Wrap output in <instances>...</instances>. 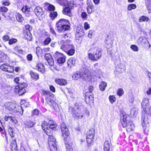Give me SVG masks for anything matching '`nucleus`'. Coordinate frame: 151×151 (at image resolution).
<instances>
[{
    "label": "nucleus",
    "mask_w": 151,
    "mask_h": 151,
    "mask_svg": "<svg viewBox=\"0 0 151 151\" xmlns=\"http://www.w3.org/2000/svg\"><path fill=\"white\" fill-rule=\"evenodd\" d=\"M47 124L45 122L43 123L42 127L45 133L49 136L48 143L50 149L51 151H57V148L55 142V139L51 134V131L49 129H48L47 130H45L46 128H47L48 127L47 125Z\"/></svg>",
    "instance_id": "nucleus-1"
},
{
    "label": "nucleus",
    "mask_w": 151,
    "mask_h": 151,
    "mask_svg": "<svg viewBox=\"0 0 151 151\" xmlns=\"http://www.w3.org/2000/svg\"><path fill=\"white\" fill-rule=\"evenodd\" d=\"M61 129L62 134V137L64 141L65 145L66 151H73L70 144L68 141V137L69 135V132L68 128L65 123H62L61 124Z\"/></svg>",
    "instance_id": "nucleus-2"
},
{
    "label": "nucleus",
    "mask_w": 151,
    "mask_h": 151,
    "mask_svg": "<svg viewBox=\"0 0 151 151\" xmlns=\"http://www.w3.org/2000/svg\"><path fill=\"white\" fill-rule=\"evenodd\" d=\"M128 116L129 115L126 114H123L121 122L122 127L124 128L126 127L127 132H129L133 130L134 125L132 121H129L127 123V119Z\"/></svg>",
    "instance_id": "nucleus-3"
},
{
    "label": "nucleus",
    "mask_w": 151,
    "mask_h": 151,
    "mask_svg": "<svg viewBox=\"0 0 151 151\" xmlns=\"http://www.w3.org/2000/svg\"><path fill=\"white\" fill-rule=\"evenodd\" d=\"M68 24L69 22L68 20L63 19H60L56 24L57 31L60 32L68 29L70 26L68 25Z\"/></svg>",
    "instance_id": "nucleus-4"
},
{
    "label": "nucleus",
    "mask_w": 151,
    "mask_h": 151,
    "mask_svg": "<svg viewBox=\"0 0 151 151\" xmlns=\"http://www.w3.org/2000/svg\"><path fill=\"white\" fill-rule=\"evenodd\" d=\"M93 53H88V56L89 59L95 61H97L102 56L101 51L99 48L93 49Z\"/></svg>",
    "instance_id": "nucleus-5"
},
{
    "label": "nucleus",
    "mask_w": 151,
    "mask_h": 151,
    "mask_svg": "<svg viewBox=\"0 0 151 151\" xmlns=\"http://www.w3.org/2000/svg\"><path fill=\"white\" fill-rule=\"evenodd\" d=\"M27 87V85L24 83L19 84V85L15 87V93H17L19 96H22L26 93V88Z\"/></svg>",
    "instance_id": "nucleus-6"
},
{
    "label": "nucleus",
    "mask_w": 151,
    "mask_h": 151,
    "mask_svg": "<svg viewBox=\"0 0 151 151\" xmlns=\"http://www.w3.org/2000/svg\"><path fill=\"white\" fill-rule=\"evenodd\" d=\"M142 108L145 113L151 112V107L150 106V102L149 99L144 98L141 103Z\"/></svg>",
    "instance_id": "nucleus-7"
},
{
    "label": "nucleus",
    "mask_w": 151,
    "mask_h": 151,
    "mask_svg": "<svg viewBox=\"0 0 151 151\" xmlns=\"http://www.w3.org/2000/svg\"><path fill=\"white\" fill-rule=\"evenodd\" d=\"M137 43L139 45H140L144 47H147L148 46L149 48L151 47V45L147 39L142 36L139 37L137 40Z\"/></svg>",
    "instance_id": "nucleus-8"
},
{
    "label": "nucleus",
    "mask_w": 151,
    "mask_h": 151,
    "mask_svg": "<svg viewBox=\"0 0 151 151\" xmlns=\"http://www.w3.org/2000/svg\"><path fill=\"white\" fill-rule=\"evenodd\" d=\"M17 105L11 102H6L4 105V107L6 109L13 112H15Z\"/></svg>",
    "instance_id": "nucleus-9"
},
{
    "label": "nucleus",
    "mask_w": 151,
    "mask_h": 151,
    "mask_svg": "<svg viewBox=\"0 0 151 151\" xmlns=\"http://www.w3.org/2000/svg\"><path fill=\"white\" fill-rule=\"evenodd\" d=\"M85 101L86 103L91 104L93 103L94 96L93 94H89L88 93L86 92L85 94Z\"/></svg>",
    "instance_id": "nucleus-10"
},
{
    "label": "nucleus",
    "mask_w": 151,
    "mask_h": 151,
    "mask_svg": "<svg viewBox=\"0 0 151 151\" xmlns=\"http://www.w3.org/2000/svg\"><path fill=\"white\" fill-rule=\"evenodd\" d=\"M34 12L36 16L40 19H42L44 15L43 11L42 9L40 7L37 6L35 9Z\"/></svg>",
    "instance_id": "nucleus-11"
},
{
    "label": "nucleus",
    "mask_w": 151,
    "mask_h": 151,
    "mask_svg": "<svg viewBox=\"0 0 151 151\" xmlns=\"http://www.w3.org/2000/svg\"><path fill=\"white\" fill-rule=\"evenodd\" d=\"M84 35V30L83 27L81 24L77 25L76 29V38L80 37Z\"/></svg>",
    "instance_id": "nucleus-12"
},
{
    "label": "nucleus",
    "mask_w": 151,
    "mask_h": 151,
    "mask_svg": "<svg viewBox=\"0 0 151 151\" xmlns=\"http://www.w3.org/2000/svg\"><path fill=\"white\" fill-rule=\"evenodd\" d=\"M47 103L50 106H52L53 109L56 111H58V104L54 102L52 100L47 97L45 98Z\"/></svg>",
    "instance_id": "nucleus-13"
},
{
    "label": "nucleus",
    "mask_w": 151,
    "mask_h": 151,
    "mask_svg": "<svg viewBox=\"0 0 151 151\" xmlns=\"http://www.w3.org/2000/svg\"><path fill=\"white\" fill-rule=\"evenodd\" d=\"M90 115V112L89 111L85 109L83 111V113H80L78 112H77L76 114V117H77L78 118H82L83 116L84 117H88Z\"/></svg>",
    "instance_id": "nucleus-14"
},
{
    "label": "nucleus",
    "mask_w": 151,
    "mask_h": 151,
    "mask_svg": "<svg viewBox=\"0 0 151 151\" xmlns=\"http://www.w3.org/2000/svg\"><path fill=\"white\" fill-rule=\"evenodd\" d=\"M62 43L63 45L61 46L60 48L66 52H67L69 49L72 48V46L68 44L67 42H64L63 41H62L60 44Z\"/></svg>",
    "instance_id": "nucleus-15"
},
{
    "label": "nucleus",
    "mask_w": 151,
    "mask_h": 151,
    "mask_svg": "<svg viewBox=\"0 0 151 151\" xmlns=\"http://www.w3.org/2000/svg\"><path fill=\"white\" fill-rule=\"evenodd\" d=\"M111 145V143L110 139L109 140H106L104 144V151H110Z\"/></svg>",
    "instance_id": "nucleus-16"
},
{
    "label": "nucleus",
    "mask_w": 151,
    "mask_h": 151,
    "mask_svg": "<svg viewBox=\"0 0 151 151\" xmlns=\"http://www.w3.org/2000/svg\"><path fill=\"white\" fill-rule=\"evenodd\" d=\"M144 132L146 134H148L149 131V124L148 122L145 123L144 121L142 124Z\"/></svg>",
    "instance_id": "nucleus-17"
},
{
    "label": "nucleus",
    "mask_w": 151,
    "mask_h": 151,
    "mask_svg": "<svg viewBox=\"0 0 151 151\" xmlns=\"http://www.w3.org/2000/svg\"><path fill=\"white\" fill-rule=\"evenodd\" d=\"M35 68L40 72L43 73L45 71V68L44 65L41 63L37 64Z\"/></svg>",
    "instance_id": "nucleus-18"
},
{
    "label": "nucleus",
    "mask_w": 151,
    "mask_h": 151,
    "mask_svg": "<svg viewBox=\"0 0 151 151\" xmlns=\"http://www.w3.org/2000/svg\"><path fill=\"white\" fill-rule=\"evenodd\" d=\"M87 10L88 14H91L94 11V6L92 4H89L87 7Z\"/></svg>",
    "instance_id": "nucleus-19"
},
{
    "label": "nucleus",
    "mask_w": 151,
    "mask_h": 151,
    "mask_svg": "<svg viewBox=\"0 0 151 151\" xmlns=\"http://www.w3.org/2000/svg\"><path fill=\"white\" fill-rule=\"evenodd\" d=\"M70 9H71L68 6L65 8L63 9V13L69 16H71L72 14L71 13Z\"/></svg>",
    "instance_id": "nucleus-20"
},
{
    "label": "nucleus",
    "mask_w": 151,
    "mask_h": 151,
    "mask_svg": "<svg viewBox=\"0 0 151 151\" xmlns=\"http://www.w3.org/2000/svg\"><path fill=\"white\" fill-rule=\"evenodd\" d=\"M55 81L56 83L60 85H65L67 83V81L64 79H57L55 80Z\"/></svg>",
    "instance_id": "nucleus-21"
},
{
    "label": "nucleus",
    "mask_w": 151,
    "mask_h": 151,
    "mask_svg": "<svg viewBox=\"0 0 151 151\" xmlns=\"http://www.w3.org/2000/svg\"><path fill=\"white\" fill-rule=\"evenodd\" d=\"M24 37L26 39L30 41L32 39V35L30 32L26 31L24 34Z\"/></svg>",
    "instance_id": "nucleus-22"
},
{
    "label": "nucleus",
    "mask_w": 151,
    "mask_h": 151,
    "mask_svg": "<svg viewBox=\"0 0 151 151\" xmlns=\"http://www.w3.org/2000/svg\"><path fill=\"white\" fill-rule=\"evenodd\" d=\"M41 94L43 96H48L52 97H53L54 96V95L52 93L49 91H46L42 90H41Z\"/></svg>",
    "instance_id": "nucleus-23"
},
{
    "label": "nucleus",
    "mask_w": 151,
    "mask_h": 151,
    "mask_svg": "<svg viewBox=\"0 0 151 151\" xmlns=\"http://www.w3.org/2000/svg\"><path fill=\"white\" fill-rule=\"evenodd\" d=\"M149 20V19L148 17L145 15H142L141 16L139 19V22H148Z\"/></svg>",
    "instance_id": "nucleus-24"
},
{
    "label": "nucleus",
    "mask_w": 151,
    "mask_h": 151,
    "mask_svg": "<svg viewBox=\"0 0 151 151\" xmlns=\"http://www.w3.org/2000/svg\"><path fill=\"white\" fill-rule=\"evenodd\" d=\"M106 86V83L104 81H102L99 85V87L101 91H103L105 90Z\"/></svg>",
    "instance_id": "nucleus-25"
},
{
    "label": "nucleus",
    "mask_w": 151,
    "mask_h": 151,
    "mask_svg": "<svg viewBox=\"0 0 151 151\" xmlns=\"http://www.w3.org/2000/svg\"><path fill=\"white\" fill-rule=\"evenodd\" d=\"M95 129L93 128H90L87 132L86 135L95 136Z\"/></svg>",
    "instance_id": "nucleus-26"
},
{
    "label": "nucleus",
    "mask_w": 151,
    "mask_h": 151,
    "mask_svg": "<svg viewBox=\"0 0 151 151\" xmlns=\"http://www.w3.org/2000/svg\"><path fill=\"white\" fill-rule=\"evenodd\" d=\"M94 136L86 135V140L88 144H90L93 142Z\"/></svg>",
    "instance_id": "nucleus-27"
},
{
    "label": "nucleus",
    "mask_w": 151,
    "mask_h": 151,
    "mask_svg": "<svg viewBox=\"0 0 151 151\" xmlns=\"http://www.w3.org/2000/svg\"><path fill=\"white\" fill-rule=\"evenodd\" d=\"M54 57L55 59L57 60L58 58H65V56L57 52H56L54 54Z\"/></svg>",
    "instance_id": "nucleus-28"
},
{
    "label": "nucleus",
    "mask_w": 151,
    "mask_h": 151,
    "mask_svg": "<svg viewBox=\"0 0 151 151\" xmlns=\"http://www.w3.org/2000/svg\"><path fill=\"white\" fill-rule=\"evenodd\" d=\"M148 1L146 3V7L149 13H151V0H147Z\"/></svg>",
    "instance_id": "nucleus-29"
},
{
    "label": "nucleus",
    "mask_w": 151,
    "mask_h": 151,
    "mask_svg": "<svg viewBox=\"0 0 151 151\" xmlns=\"http://www.w3.org/2000/svg\"><path fill=\"white\" fill-rule=\"evenodd\" d=\"M57 15L58 13L57 12L52 11L50 13V19L52 20L57 17Z\"/></svg>",
    "instance_id": "nucleus-30"
},
{
    "label": "nucleus",
    "mask_w": 151,
    "mask_h": 151,
    "mask_svg": "<svg viewBox=\"0 0 151 151\" xmlns=\"http://www.w3.org/2000/svg\"><path fill=\"white\" fill-rule=\"evenodd\" d=\"M124 91L123 89L120 88L117 89L116 93L117 95L120 97L122 96L124 94Z\"/></svg>",
    "instance_id": "nucleus-31"
},
{
    "label": "nucleus",
    "mask_w": 151,
    "mask_h": 151,
    "mask_svg": "<svg viewBox=\"0 0 151 151\" xmlns=\"http://www.w3.org/2000/svg\"><path fill=\"white\" fill-rule=\"evenodd\" d=\"M35 123L32 121L29 120L26 122L25 124L28 128L31 127L33 126Z\"/></svg>",
    "instance_id": "nucleus-32"
},
{
    "label": "nucleus",
    "mask_w": 151,
    "mask_h": 151,
    "mask_svg": "<svg viewBox=\"0 0 151 151\" xmlns=\"http://www.w3.org/2000/svg\"><path fill=\"white\" fill-rule=\"evenodd\" d=\"M137 7L136 5L134 4H129L127 7V9L129 11H130L133 9H134Z\"/></svg>",
    "instance_id": "nucleus-33"
},
{
    "label": "nucleus",
    "mask_w": 151,
    "mask_h": 151,
    "mask_svg": "<svg viewBox=\"0 0 151 151\" xmlns=\"http://www.w3.org/2000/svg\"><path fill=\"white\" fill-rule=\"evenodd\" d=\"M30 8L28 6H25L22 8V10L23 12L27 13L30 12Z\"/></svg>",
    "instance_id": "nucleus-34"
},
{
    "label": "nucleus",
    "mask_w": 151,
    "mask_h": 151,
    "mask_svg": "<svg viewBox=\"0 0 151 151\" xmlns=\"http://www.w3.org/2000/svg\"><path fill=\"white\" fill-rule=\"evenodd\" d=\"M109 99L110 102L113 104L114 103L116 100V98L115 96L114 95H110L109 97Z\"/></svg>",
    "instance_id": "nucleus-35"
},
{
    "label": "nucleus",
    "mask_w": 151,
    "mask_h": 151,
    "mask_svg": "<svg viewBox=\"0 0 151 151\" xmlns=\"http://www.w3.org/2000/svg\"><path fill=\"white\" fill-rule=\"evenodd\" d=\"M11 150L12 151H18V150L17 147V144L15 142L14 143L11 144Z\"/></svg>",
    "instance_id": "nucleus-36"
},
{
    "label": "nucleus",
    "mask_w": 151,
    "mask_h": 151,
    "mask_svg": "<svg viewBox=\"0 0 151 151\" xmlns=\"http://www.w3.org/2000/svg\"><path fill=\"white\" fill-rule=\"evenodd\" d=\"M30 75L31 77L37 80L39 78V75L36 73H34L32 71H31L30 72Z\"/></svg>",
    "instance_id": "nucleus-37"
},
{
    "label": "nucleus",
    "mask_w": 151,
    "mask_h": 151,
    "mask_svg": "<svg viewBox=\"0 0 151 151\" xmlns=\"http://www.w3.org/2000/svg\"><path fill=\"white\" fill-rule=\"evenodd\" d=\"M22 106H18L17 109L16 108V110L14 112H19L20 114L22 115L23 112V110L22 109Z\"/></svg>",
    "instance_id": "nucleus-38"
},
{
    "label": "nucleus",
    "mask_w": 151,
    "mask_h": 151,
    "mask_svg": "<svg viewBox=\"0 0 151 151\" xmlns=\"http://www.w3.org/2000/svg\"><path fill=\"white\" fill-rule=\"evenodd\" d=\"M14 50L19 53H21L22 52V50L21 49L20 47L19 46L16 45L14 48Z\"/></svg>",
    "instance_id": "nucleus-39"
},
{
    "label": "nucleus",
    "mask_w": 151,
    "mask_h": 151,
    "mask_svg": "<svg viewBox=\"0 0 151 151\" xmlns=\"http://www.w3.org/2000/svg\"><path fill=\"white\" fill-rule=\"evenodd\" d=\"M42 50L41 48L40 47H37L36 49V53L37 56L38 57L39 56L42 55Z\"/></svg>",
    "instance_id": "nucleus-40"
},
{
    "label": "nucleus",
    "mask_w": 151,
    "mask_h": 151,
    "mask_svg": "<svg viewBox=\"0 0 151 151\" xmlns=\"http://www.w3.org/2000/svg\"><path fill=\"white\" fill-rule=\"evenodd\" d=\"M44 122L47 123V125L48 127L47 128H46V129H45V130H48V129H48V127H49V126H50V125H52L53 124H55L54 122L53 121L51 120H50L49 121L48 123H47V122H45V121L43 122L42 123V125L43 123Z\"/></svg>",
    "instance_id": "nucleus-41"
},
{
    "label": "nucleus",
    "mask_w": 151,
    "mask_h": 151,
    "mask_svg": "<svg viewBox=\"0 0 151 151\" xmlns=\"http://www.w3.org/2000/svg\"><path fill=\"white\" fill-rule=\"evenodd\" d=\"M17 42V40L15 38H11L9 40L8 43L9 45H12Z\"/></svg>",
    "instance_id": "nucleus-42"
},
{
    "label": "nucleus",
    "mask_w": 151,
    "mask_h": 151,
    "mask_svg": "<svg viewBox=\"0 0 151 151\" xmlns=\"http://www.w3.org/2000/svg\"><path fill=\"white\" fill-rule=\"evenodd\" d=\"M14 69L13 66L8 65L7 67V70L6 71L9 73H12L14 72Z\"/></svg>",
    "instance_id": "nucleus-43"
},
{
    "label": "nucleus",
    "mask_w": 151,
    "mask_h": 151,
    "mask_svg": "<svg viewBox=\"0 0 151 151\" xmlns=\"http://www.w3.org/2000/svg\"><path fill=\"white\" fill-rule=\"evenodd\" d=\"M58 3L60 4L63 6H66L68 4V1L67 0H60Z\"/></svg>",
    "instance_id": "nucleus-44"
},
{
    "label": "nucleus",
    "mask_w": 151,
    "mask_h": 151,
    "mask_svg": "<svg viewBox=\"0 0 151 151\" xmlns=\"http://www.w3.org/2000/svg\"><path fill=\"white\" fill-rule=\"evenodd\" d=\"M16 18L17 20L19 22H22L23 20V18L22 15L19 13L16 15Z\"/></svg>",
    "instance_id": "nucleus-45"
},
{
    "label": "nucleus",
    "mask_w": 151,
    "mask_h": 151,
    "mask_svg": "<svg viewBox=\"0 0 151 151\" xmlns=\"http://www.w3.org/2000/svg\"><path fill=\"white\" fill-rule=\"evenodd\" d=\"M130 48L132 50L135 52H137L139 50L137 46L135 45H132L130 46Z\"/></svg>",
    "instance_id": "nucleus-46"
},
{
    "label": "nucleus",
    "mask_w": 151,
    "mask_h": 151,
    "mask_svg": "<svg viewBox=\"0 0 151 151\" xmlns=\"http://www.w3.org/2000/svg\"><path fill=\"white\" fill-rule=\"evenodd\" d=\"M8 65L3 64L0 66V68L2 70L6 71L7 69Z\"/></svg>",
    "instance_id": "nucleus-47"
},
{
    "label": "nucleus",
    "mask_w": 151,
    "mask_h": 151,
    "mask_svg": "<svg viewBox=\"0 0 151 151\" xmlns=\"http://www.w3.org/2000/svg\"><path fill=\"white\" fill-rule=\"evenodd\" d=\"M9 132V134H10V136L12 137H13L14 136V130L12 128V127H9L8 129Z\"/></svg>",
    "instance_id": "nucleus-48"
},
{
    "label": "nucleus",
    "mask_w": 151,
    "mask_h": 151,
    "mask_svg": "<svg viewBox=\"0 0 151 151\" xmlns=\"http://www.w3.org/2000/svg\"><path fill=\"white\" fill-rule=\"evenodd\" d=\"M68 6L71 9H73L74 7V6L75 5L74 2L73 1H71L68 4Z\"/></svg>",
    "instance_id": "nucleus-49"
},
{
    "label": "nucleus",
    "mask_w": 151,
    "mask_h": 151,
    "mask_svg": "<svg viewBox=\"0 0 151 151\" xmlns=\"http://www.w3.org/2000/svg\"><path fill=\"white\" fill-rule=\"evenodd\" d=\"M65 58H58L57 61L59 63L62 64L65 62Z\"/></svg>",
    "instance_id": "nucleus-50"
},
{
    "label": "nucleus",
    "mask_w": 151,
    "mask_h": 151,
    "mask_svg": "<svg viewBox=\"0 0 151 151\" xmlns=\"http://www.w3.org/2000/svg\"><path fill=\"white\" fill-rule=\"evenodd\" d=\"M76 107L78 110H79V109H80L81 110L82 109H83L84 106L82 103H80L79 104H78L77 106H76Z\"/></svg>",
    "instance_id": "nucleus-51"
},
{
    "label": "nucleus",
    "mask_w": 151,
    "mask_h": 151,
    "mask_svg": "<svg viewBox=\"0 0 151 151\" xmlns=\"http://www.w3.org/2000/svg\"><path fill=\"white\" fill-rule=\"evenodd\" d=\"M48 63L51 66H52L54 64V62L53 60L52 59V57H51L50 59H48L47 60Z\"/></svg>",
    "instance_id": "nucleus-52"
},
{
    "label": "nucleus",
    "mask_w": 151,
    "mask_h": 151,
    "mask_svg": "<svg viewBox=\"0 0 151 151\" xmlns=\"http://www.w3.org/2000/svg\"><path fill=\"white\" fill-rule=\"evenodd\" d=\"M88 90L89 91H88L86 92L89 93V94H91L92 93V92L93 90V87L92 86H90L88 87Z\"/></svg>",
    "instance_id": "nucleus-53"
},
{
    "label": "nucleus",
    "mask_w": 151,
    "mask_h": 151,
    "mask_svg": "<svg viewBox=\"0 0 151 151\" xmlns=\"http://www.w3.org/2000/svg\"><path fill=\"white\" fill-rule=\"evenodd\" d=\"M81 16L83 19L86 20L87 18L88 15L86 12H83L81 14Z\"/></svg>",
    "instance_id": "nucleus-54"
},
{
    "label": "nucleus",
    "mask_w": 151,
    "mask_h": 151,
    "mask_svg": "<svg viewBox=\"0 0 151 151\" xmlns=\"http://www.w3.org/2000/svg\"><path fill=\"white\" fill-rule=\"evenodd\" d=\"M51 40L50 38H47L45 40L44 43L45 45H47L50 42Z\"/></svg>",
    "instance_id": "nucleus-55"
},
{
    "label": "nucleus",
    "mask_w": 151,
    "mask_h": 151,
    "mask_svg": "<svg viewBox=\"0 0 151 151\" xmlns=\"http://www.w3.org/2000/svg\"><path fill=\"white\" fill-rule=\"evenodd\" d=\"M69 55H73L75 53V50L74 49H71L68 50L66 52Z\"/></svg>",
    "instance_id": "nucleus-56"
},
{
    "label": "nucleus",
    "mask_w": 151,
    "mask_h": 151,
    "mask_svg": "<svg viewBox=\"0 0 151 151\" xmlns=\"http://www.w3.org/2000/svg\"><path fill=\"white\" fill-rule=\"evenodd\" d=\"M20 104L21 106H22L24 105L25 107H27L28 106L27 104H28V103H27V102L26 101H25L24 100H21Z\"/></svg>",
    "instance_id": "nucleus-57"
},
{
    "label": "nucleus",
    "mask_w": 151,
    "mask_h": 151,
    "mask_svg": "<svg viewBox=\"0 0 151 151\" xmlns=\"http://www.w3.org/2000/svg\"><path fill=\"white\" fill-rule=\"evenodd\" d=\"M2 4L5 6L9 5L10 3L9 0H2Z\"/></svg>",
    "instance_id": "nucleus-58"
},
{
    "label": "nucleus",
    "mask_w": 151,
    "mask_h": 151,
    "mask_svg": "<svg viewBox=\"0 0 151 151\" xmlns=\"http://www.w3.org/2000/svg\"><path fill=\"white\" fill-rule=\"evenodd\" d=\"M39 114V111L37 109H35L32 112V115H38Z\"/></svg>",
    "instance_id": "nucleus-59"
},
{
    "label": "nucleus",
    "mask_w": 151,
    "mask_h": 151,
    "mask_svg": "<svg viewBox=\"0 0 151 151\" xmlns=\"http://www.w3.org/2000/svg\"><path fill=\"white\" fill-rule=\"evenodd\" d=\"M8 9L5 7H0V12H6L8 11Z\"/></svg>",
    "instance_id": "nucleus-60"
},
{
    "label": "nucleus",
    "mask_w": 151,
    "mask_h": 151,
    "mask_svg": "<svg viewBox=\"0 0 151 151\" xmlns=\"http://www.w3.org/2000/svg\"><path fill=\"white\" fill-rule=\"evenodd\" d=\"M9 35H5L3 37V40L5 42H6L8 41H9Z\"/></svg>",
    "instance_id": "nucleus-61"
},
{
    "label": "nucleus",
    "mask_w": 151,
    "mask_h": 151,
    "mask_svg": "<svg viewBox=\"0 0 151 151\" xmlns=\"http://www.w3.org/2000/svg\"><path fill=\"white\" fill-rule=\"evenodd\" d=\"M90 27V25L87 22H85L84 23V28L85 30H87Z\"/></svg>",
    "instance_id": "nucleus-62"
},
{
    "label": "nucleus",
    "mask_w": 151,
    "mask_h": 151,
    "mask_svg": "<svg viewBox=\"0 0 151 151\" xmlns=\"http://www.w3.org/2000/svg\"><path fill=\"white\" fill-rule=\"evenodd\" d=\"M69 62L71 63L72 65H75L76 64V59L75 58H73L71 59H70L69 60Z\"/></svg>",
    "instance_id": "nucleus-63"
},
{
    "label": "nucleus",
    "mask_w": 151,
    "mask_h": 151,
    "mask_svg": "<svg viewBox=\"0 0 151 151\" xmlns=\"http://www.w3.org/2000/svg\"><path fill=\"white\" fill-rule=\"evenodd\" d=\"M45 59L47 60L52 57L51 55L49 53L46 54L45 56Z\"/></svg>",
    "instance_id": "nucleus-64"
}]
</instances>
